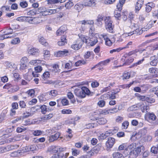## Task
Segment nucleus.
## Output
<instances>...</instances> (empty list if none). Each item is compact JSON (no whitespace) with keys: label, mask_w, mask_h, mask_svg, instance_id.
Segmentation results:
<instances>
[{"label":"nucleus","mask_w":158,"mask_h":158,"mask_svg":"<svg viewBox=\"0 0 158 158\" xmlns=\"http://www.w3.org/2000/svg\"><path fill=\"white\" fill-rule=\"evenodd\" d=\"M74 92L76 96L81 98H85L86 95H89L90 93L89 90L86 87L84 86L75 89Z\"/></svg>","instance_id":"nucleus-1"},{"label":"nucleus","mask_w":158,"mask_h":158,"mask_svg":"<svg viewBox=\"0 0 158 158\" xmlns=\"http://www.w3.org/2000/svg\"><path fill=\"white\" fill-rule=\"evenodd\" d=\"M95 28L93 25L90 27L89 30V37L90 39L97 40L98 39H102L108 40L107 36L106 35H99L97 33H95Z\"/></svg>","instance_id":"nucleus-2"},{"label":"nucleus","mask_w":158,"mask_h":158,"mask_svg":"<svg viewBox=\"0 0 158 158\" xmlns=\"http://www.w3.org/2000/svg\"><path fill=\"white\" fill-rule=\"evenodd\" d=\"M66 148H60L59 147L52 146L48 149V151L51 153H56L59 152H63L66 150Z\"/></svg>","instance_id":"nucleus-3"},{"label":"nucleus","mask_w":158,"mask_h":158,"mask_svg":"<svg viewBox=\"0 0 158 158\" xmlns=\"http://www.w3.org/2000/svg\"><path fill=\"white\" fill-rule=\"evenodd\" d=\"M147 116L148 118L147 121L152 124V125H156L157 124L156 122V116L153 113H148L147 114Z\"/></svg>","instance_id":"nucleus-4"},{"label":"nucleus","mask_w":158,"mask_h":158,"mask_svg":"<svg viewBox=\"0 0 158 158\" xmlns=\"http://www.w3.org/2000/svg\"><path fill=\"white\" fill-rule=\"evenodd\" d=\"M50 75L49 72L48 71H46L44 73L42 76V81L43 83L48 84L52 83V81L48 79L50 77Z\"/></svg>","instance_id":"nucleus-5"},{"label":"nucleus","mask_w":158,"mask_h":158,"mask_svg":"<svg viewBox=\"0 0 158 158\" xmlns=\"http://www.w3.org/2000/svg\"><path fill=\"white\" fill-rule=\"evenodd\" d=\"M144 148L143 146H140L137 147L135 148V150H134L132 152L131 155H132V158H135L136 157L140 154L141 151H144Z\"/></svg>","instance_id":"nucleus-6"},{"label":"nucleus","mask_w":158,"mask_h":158,"mask_svg":"<svg viewBox=\"0 0 158 158\" xmlns=\"http://www.w3.org/2000/svg\"><path fill=\"white\" fill-rule=\"evenodd\" d=\"M12 29L11 28L6 29L3 32L5 33L4 35L0 36V40H4L8 38H11L12 36L10 35L12 34Z\"/></svg>","instance_id":"nucleus-7"},{"label":"nucleus","mask_w":158,"mask_h":158,"mask_svg":"<svg viewBox=\"0 0 158 158\" xmlns=\"http://www.w3.org/2000/svg\"><path fill=\"white\" fill-rule=\"evenodd\" d=\"M109 132L108 131H106L104 133H102L98 136V138L99 140H103L105 139H107V141L106 142V145L107 147L108 148L109 146Z\"/></svg>","instance_id":"nucleus-8"},{"label":"nucleus","mask_w":158,"mask_h":158,"mask_svg":"<svg viewBox=\"0 0 158 158\" xmlns=\"http://www.w3.org/2000/svg\"><path fill=\"white\" fill-rule=\"evenodd\" d=\"M69 54V51L67 49H64L63 51L57 52L55 55L57 57L65 56Z\"/></svg>","instance_id":"nucleus-9"},{"label":"nucleus","mask_w":158,"mask_h":158,"mask_svg":"<svg viewBox=\"0 0 158 158\" xmlns=\"http://www.w3.org/2000/svg\"><path fill=\"white\" fill-rule=\"evenodd\" d=\"M38 20L39 19L37 18L26 16L25 21L31 24H37L39 23Z\"/></svg>","instance_id":"nucleus-10"},{"label":"nucleus","mask_w":158,"mask_h":158,"mask_svg":"<svg viewBox=\"0 0 158 158\" xmlns=\"http://www.w3.org/2000/svg\"><path fill=\"white\" fill-rule=\"evenodd\" d=\"M83 42L80 40L77 41L76 44L72 45L71 48L74 50H78L81 47Z\"/></svg>","instance_id":"nucleus-11"},{"label":"nucleus","mask_w":158,"mask_h":158,"mask_svg":"<svg viewBox=\"0 0 158 158\" xmlns=\"http://www.w3.org/2000/svg\"><path fill=\"white\" fill-rule=\"evenodd\" d=\"M28 52L29 54L35 56H38L40 52L38 49L34 48L29 49Z\"/></svg>","instance_id":"nucleus-12"},{"label":"nucleus","mask_w":158,"mask_h":158,"mask_svg":"<svg viewBox=\"0 0 158 158\" xmlns=\"http://www.w3.org/2000/svg\"><path fill=\"white\" fill-rule=\"evenodd\" d=\"M145 30H143V29H142V30H140L139 29H136L134 31H133L132 32H131L130 33H126L124 34L123 35L124 36L125 35L126 37H127V35L128 36H129L133 34H136L137 35H140L142 33V32L143 31H145Z\"/></svg>","instance_id":"nucleus-13"},{"label":"nucleus","mask_w":158,"mask_h":158,"mask_svg":"<svg viewBox=\"0 0 158 158\" xmlns=\"http://www.w3.org/2000/svg\"><path fill=\"white\" fill-rule=\"evenodd\" d=\"M67 30L66 26H62L56 31V34L57 35H60L63 34Z\"/></svg>","instance_id":"nucleus-14"},{"label":"nucleus","mask_w":158,"mask_h":158,"mask_svg":"<svg viewBox=\"0 0 158 158\" xmlns=\"http://www.w3.org/2000/svg\"><path fill=\"white\" fill-rule=\"evenodd\" d=\"M95 0H90L86 1L84 3V5L85 6H94L95 4Z\"/></svg>","instance_id":"nucleus-15"},{"label":"nucleus","mask_w":158,"mask_h":158,"mask_svg":"<svg viewBox=\"0 0 158 158\" xmlns=\"http://www.w3.org/2000/svg\"><path fill=\"white\" fill-rule=\"evenodd\" d=\"M12 146L10 145H8L5 147H2L0 148V153H3L8 152L12 149Z\"/></svg>","instance_id":"nucleus-16"},{"label":"nucleus","mask_w":158,"mask_h":158,"mask_svg":"<svg viewBox=\"0 0 158 158\" xmlns=\"http://www.w3.org/2000/svg\"><path fill=\"white\" fill-rule=\"evenodd\" d=\"M60 134L59 132L56 133L54 135H52L49 137V141L52 142L57 139L59 137Z\"/></svg>","instance_id":"nucleus-17"},{"label":"nucleus","mask_w":158,"mask_h":158,"mask_svg":"<svg viewBox=\"0 0 158 158\" xmlns=\"http://www.w3.org/2000/svg\"><path fill=\"white\" fill-rule=\"evenodd\" d=\"M96 113L98 114L106 115L109 113V111L108 109L102 110L99 109L96 110Z\"/></svg>","instance_id":"nucleus-18"},{"label":"nucleus","mask_w":158,"mask_h":158,"mask_svg":"<svg viewBox=\"0 0 158 158\" xmlns=\"http://www.w3.org/2000/svg\"><path fill=\"white\" fill-rule=\"evenodd\" d=\"M141 106V111L143 113H147L149 110V107L147 105H144V104L143 105H139Z\"/></svg>","instance_id":"nucleus-19"},{"label":"nucleus","mask_w":158,"mask_h":158,"mask_svg":"<svg viewBox=\"0 0 158 158\" xmlns=\"http://www.w3.org/2000/svg\"><path fill=\"white\" fill-rule=\"evenodd\" d=\"M150 60L151 61L150 62V64L151 65L155 66L156 65L158 60L156 59L155 56H151L150 57Z\"/></svg>","instance_id":"nucleus-20"},{"label":"nucleus","mask_w":158,"mask_h":158,"mask_svg":"<svg viewBox=\"0 0 158 158\" xmlns=\"http://www.w3.org/2000/svg\"><path fill=\"white\" fill-rule=\"evenodd\" d=\"M84 42H85L89 46H93L98 42V40H94L92 41V40H82Z\"/></svg>","instance_id":"nucleus-21"},{"label":"nucleus","mask_w":158,"mask_h":158,"mask_svg":"<svg viewBox=\"0 0 158 158\" xmlns=\"http://www.w3.org/2000/svg\"><path fill=\"white\" fill-rule=\"evenodd\" d=\"M142 5V2L140 1H139L136 2L135 9V12L136 13H138L139 11L141 8Z\"/></svg>","instance_id":"nucleus-22"},{"label":"nucleus","mask_w":158,"mask_h":158,"mask_svg":"<svg viewBox=\"0 0 158 158\" xmlns=\"http://www.w3.org/2000/svg\"><path fill=\"white\" fill-rule=\"evenodd\" d=\"M60 70L59 69V66L58 64H55L53 65L52 69V71L53 73H58L60 72Z\"/></svg>","instance_id":"nucleus-23"},{"label":"nucleus","mask_w":158,"mask_h":158,"mask_svg":"<svg viewBox=\"0 0 158 158\" xmlns=\"http://www.w3.org/2000/svg\"><path fill=\"white\" fill-rule=\"evenodd\" d=\"M140 106L139 105H134L129 107L127 109L128 111H133L135 110H137Z\"/></svg>","instance_id":"nucleus-24"},{"label":"nucleus","mask_w":158,"mask_h":158,"mask_svg":"<svg viewBox=\"0 0 158 158\" xmlns=\"http://www.w3.org/2000/svg\"><path fill=\"white\" fill-rule=\"evenodd\" d=\"M119 92V90L118 89H117L116 90H113L112 91L111 94L110 95H109V97H109V99H115L116 98L115 94Z\"/></svg>","instance_id":"nucleus-25"},{"label":"nucleus","mask_w":158,"mask_h":158,"mask_svg":"<svg viewBox=\"0 0 158 158\" xmlns=\"http://www.w3.org/2000/svg\"><path fill=\"white\" fill-rule=\"evenodd\" d=\"M52 98L56 97L58 94V92L56 90H52L48 93Z\"/></svg>","instance_id":"nucleus-26"},{"label":"nucleus","mask_w":158,"mask_h":158,"mask_svg":"<svg viewBox=\"0 0 158 158\" xmlns=\"http://www.w3.org/2000/svg\"><path fill=\"white\" fill-rule=\"evenodd\" d=\"M79 23L81 24H88L91 25L92 26L93 25L94 23V22L93 20L85 21V20H84L80 21Z\"/></svg>","instance_id":"nucleus-27"},{"label":"nucleus","mask_w":158,"mask_h":158,"mask_svg":"<svg viewBox=\"0 0 158 158\" xmlns=\"http://www.w3.org/2000/svg\"><path fill=\"white\" fill-rule=\"evenodd\" d=\"M128 150H127V148H126L123 151V153L124 154L125 156H129V157L132 158V155H131V153L132 151H129Z\"/></svg>","instance_id":"nucleus-28"},{"label":"nucleus","mask_w":158,"mask_h":158,"mask_svg":"<svg viewBox=\"0 0 158 158\" xmlns=\"http://www.w3.org/2000/svg\"><path fill=\"white\" fill-rule=\"evenodd\" d=\"M114 158H124L123 155L119 152H115L113 154Z\"/></svg>","instance_id":"nucleus-29"},{"label":"nucleus","mask_w":158,"mask_h":158,"mask_svg":"<svg viewBox=\"0 0 158 158\" xmlns=\"http://www.w3.org/2000/svg\"><path fill=\"white\" fill-rule=\"evenodd\" d=\"M103 20V17L100 16H98L96 19V24L98 26H100L102 25V21Z\"/></svg>","instance_id":"nucleus-30"},{"label":"nucleus","mask_w":158,"mask_h":158,"mask_svg":"<svg viewBox=\"0 0 158 158\" xmlns=\"http://www.w3.org/2000/svg\"><path fill=\"white\" fill-rule=\"evenodd\" d=\"M40 108L41 110V112L43 114H45L47 111H48L47 106L45 105L41 106Z\"/></svg>","instance_id":"nucleus-31"},{"label":"nucleus","mask_w":158,"mask_h":158,"mask_svg":"<svg viewBox=\"0 0 158 158\" xmlns=\"http://www.w3.org/2000/svg\"><path fill=\"white\" fill-rule=\"evenodd\" d=\"M19 89V87L18 85H16L14 86L12 85V88L10 89V90L11 93H14L18 91Z\"/></svg>","instance_id":"nucleus-32"},{"label":"nucleus","mask_w":158,"mask_h":158,"mask_svg":"<svg viewBox=\"0 0 158 158\" xmlns=\"http://www.w3.org/2000/svg\"><path fill=\"white\" fill-rule=\"evenodd\" d=\"M57 11L56 9H48L47 11L46 12L48 13L47 14L45 15H51L53 14H55L57 12Z\"/></svg>","instance_id":"nucleus-33"},{"label":"nucleus","mask_w":158,"mask_h":158,"mask_svg":"<svg viewBox=\"0 0 158 158\" xmlns=\"http://www.w3.org/2000/svg\"><path fill=\"white\" fill-rule=\"evenodd\" d=\"M112 23V21L109 20V32L111 33L114 32V25Z\"/></svg>","instance_id":"nucleus-34"},{"label":"nucleus","mask_w":158,"mask_h":158,"mask_svg":"<svg viewBox=\"0 0 158 158\" xmlns=\"http://www.w3.org/2000/svg\"><path fill=\"white\" fill-rule=\"evenodd\" d=\"M19 5L22 8H25L27 6L28 3L27 1L24 0H22L21 2H20Z\"/></svg>","instance_id":"nucleus-35"},{"label":"nucleus","mask_w":158,"mask_h":158,"mask_svg":"<svg viewBox=\"0 0 158 158\" xmlns=\"http://www.w3.org/2000/svg\"><path fill=\"white\" fill-rule=\"evenodd\" d=\"M121 10H115L114 11V16L116 18H118L121 17Z\"/></svg>","instance_id":"nucleus-36"},{"label":"nucleus","mask_w":158,"mask_h":158,"mask_svg":"<svg viewBox=\"0 0 158 158\" xmlns=\"http://www.w3.org/2000/svg\"><path fill=\"white\" fill-rule=\"evenodd\" d=\"M115 139L113 138H109V148L112 147L115 143Z\"/></svg>","instance_id":"nucleus-37"},{"label":"nucleus","mask_w":158,"mask_h":158,"mask_svg":"<svg viewBox=\"0 0 158 158\" xmlns=\"http://www.w3.org/2000/svg\"><path fill=\"white\" fill-rule=\"evenodd\" d=\"M86 62L84 60H79L76 62L75 63V65L78 66L82 64H85Z\"/></svg>","instance_id":"nucleus-38"},{"label":"nucleus","mask_w":158,"mask_h":158,"mask_svg":"<svg viewBox=\"0 0 158 158\" xmlns=\"http://www.w3.org/2000/svg\"><path fill=\"white\" fill-rule=\"evenodd\" d=\"M74 5L73 2L69 1L67 2L65 5V6L66 9H69L71 8Z\"/></svg>","instance_id":"nucleus-39"},{"label":"nucleus","mask_w":158,"mask_h":158,"mask_svg":"<svg viewBox=\"0 0 158 158\" xmlns=\"http://www.w3.org/2000/svg\"><path fill=\"white\" fill-rule=\"evenodd\" d=\"M109 63V59H107L106 60L99 62L98 64V66H102L103 65H106L107 64Z\"/></svg>","instance_id":"nucleus-40"},{"label":"nucleus","mask_w":158,"mask_h":158,"mask_svg":"<svg viewBox=\"0 0 158 158\" xmlns=\"http://www.w3.org/2000/svg\"><path fill=\"white\" fill-rule=\"evenodd\" d=\"M43 131L40 130H35L33 132V135L36 136H38L42 134Z\"/></svg>","instance_id":"nucleus-41"},{"label":"nucleus","mask_w":158,"mask_h":158,"mask_svg":"<svg viewBox=\"0 0 158 158\" xmlns=\"http://www.w3.org/2000/svg\"><path fill=\"white\" fill-rule=\"evenodd\" d=\"M53 116V114L52 113H50L49 114L44 115L43 117V118L44 120H48L50 119Z\"/></svg>","instance_id":"nucleus-42"},{"label":"nucleus","mask_w":158,"mask_h":158,"mask_svg":"<svg viewBox=\"0 0 158 158\" xmlns=\"http://www.w3.org/2000/svg\"><path fill=\"white\" fill-rule=\"evenodd\" d=\"M135 95L137 97L139 98V99L140 100H141L142 101H146L148 97L143 96H141L138 94H135Z\"/></svg>","instance_id":"nucleus-43"},{"label":"nucleus","mask_w":158,"mask_h":158,"mask_svg":"<svg viewBox=\"0 0 158 158\" xmlns=\"http://www.w3.org/2000/svg\"><path fill=\"white\" fill-rule=\"evenodd\" d=\"M126 148V144L125 143H122L119 146L118 150L119 151L124 150Z\"/></svg>","instance_id":"nucleus-44"},{"label":"nucleus","mask_w":158,"mask_h":158,"mask_svg":"<svg viewBox=\"0 0 158 158\" xmlns=\"http://www.w3.org/2000/svg\"><path fill=\"white\" fill-rule=\"evenodd\" d=\"M141 91H145L149 88V85H140Z\"/></svg>","instance_id":"nucleus-45"},{"label":"nucleus","mask_w":158,"mask_h":158,"mask_svg":"<svg viewBox=\"0 0 158 158\" xmlns=\"http://www.w3.org/2000/svg\"><path fill=\"white\" fill-rule=\"evenodd\" d=\"M130 77V73L129 72L124 73L123 75V79L126 80Z\"/></svg>","instance_id":"nucleus-46"},{"label":"nucleus","mask_w":158,"mask_h":158,"mask_svg":"<svg viewBox=\"0 0 158 158\" xmlns=\"http://www.w3.org/2000/svg\"><path fill=\"white\" fill-rule=\"evenodd\" d=\"M129 124V122L127 121L123 122L122 124V128L125 129H127L128 126Z\"/></svg>","instance_id":"nucleus-47"},{"label":"nucleus","mask_w":158,"mask_h":158,"mask_svg":"<svg viewBox=\"0 0 158 158\" xmlns=\"http://www.w3.org/2000/svg\"><path fill=\"white\" fill-rule=\"evenodd\" d=\"M5 64L7 67L10 68H14L15 67L14 63L12 62H6Z\"/></svg>","instance_id":"nucleus-48"},{"label":"nucleus","mask_w":158,"mask_h":158,"mask_svg":"<svg viewBox=\"0 0 158 158\" xmlns=\"http://www.w3.org/2000/svg\"><path fill=\"white\" fill-rule=\"evenodd\" d=\"M27 93L28 94V96L32 97L34 95L35 91L33 89L29 90L27 91Z\"/></svg>","instance_id":"nucleus-49"},{"label":"nucleus","mask_w":158,"mask_h":158,"mask_svg":"<svg viewBox=\"0 0 158 158\" xmlns=\"http://www.w3.org/2000/svg\"><path fill=\"white\" fill-rule=\"evenodd\" d=\"M98 121V123L100 124H104L107 121L106 119L104 118H100Z\"/></svg>","instance_id":"nucleus-50"},{"label":"nucleus","mask_w":158,"mask_h":158,"mask_svg":"<svg viewBox=\"0 0 158 158\" xmlns=\"http://www.w3.org/2000/svg\"><path fill=\"white\" fill-rule=\"evenodd\" d=\"M125 48H117L116 49H114L112 50H111L110 51V53L112 54L114 52H118L121 50L124 49Z\"/></svg>","instance_id":"nucleus-51"},{"label":"nucleus","mask_w":158,"mask_h":158,"mask_svg":"<svg viewBox=\"0 0 158 158\" xmlns=\"http://www.w3.org/2000/svg\"><path fill=\"white\" fill-rule=\"evenodd\" d=\"M135 147V144L132 143L127 147V150H129V151H133L134 150H133L134 149Z\"/></svg>","instance_id":"nucleus-52"},{"label":"nucleus","mask_w":158,"mask_h":158,"mask_svg":"<svg viewBox=\"0 0 158 158\" xmlns=\"http://www.w3.org/2000/svg\"><path fill=\"white\" fill-rule=\"evenodd\" d=\"M66 40H61L58 42L57 44L59 46H63L65 44H67V41Z\"/></svg>","instance_id":"nucleus-53"},{"label":"nucleus","mask_w":158,"mask_h":158,"mask_svg":"<svg viewBox=\"0 0 158 158\" xmlns=\"http://www.w3.org/2000/svg\"><path fill=\"white\" fill-rule=\"evenodd\" d=\"M72 155L74 156H77L79 155L80 153V152L79 150L74 149H72Z\"/></svg>","instance_id":"nucleus-54"},{"label":"nucleus","mask_w":158,"mask_h":158,"mask_svg":"<svg viewBox=\"0 0 158 158\" xmlns=\"http://www.w3.org/2000/svg\"><path fill=\"white\" fill-rule=\"evenodd\" d=\"M61 112L63 114H70L72 113V111L69 109H63Z\"/></svg>","instance_id":"nucleus-55"},{"label":"nucleus","mask_w":158,"mask_h":158,"mask_svg":"<svg viewBox=\"0 0 158 158\" xmlns=\"http://www.w3.org/2000/svg\"><path fill=\"white\" fill-rule=\"evenodd\" d=\"M61 102L64 106H66L68 105L69 101L66 98H63L62 99Z\"/></svg>","instance_id":"nucleus-56"},{"label":"nucleus","mask_w":158,"mask_h":158,"mask_svg":"<svg viewBox=\"0 0 158 158\" xmlns=\"http://www.w3.org/2000/svg\"><path fill=\"white\" fill-rule=\"evenodd\" d=\"M151 151L152 153L154 154H157L158 152V147H152L151 148Z\"/></svg>","instance_id":"nucleus-57"},{"label":"nucleus","mask_w":158,"mask_h":158,"mask_svg":"<svg viewBox=\"0 0 158 158\" xmlns=\"http://www.w3.org/2000/svg\"><path fill=\"white\" fill-rule=\"evenodd\" d=\"M101 147L99 145H96L94 148L93 150L96 153H98L100 150Z\"/></svg>","instance_id":"nucleus-58"},{"label":"nucleus","mask_w":158,"mask_h":158,"mask_svg":"<svg viewBox=\"0 0 158 158\" xmlns=\"http://www.w3.org/2000/svg\"><path fill=\"white\" fill-rule=\"evenodd\" d=\"M35 70L36 73L41 72L42 70V68L40 66H38L35 68Z\"/></svg>","instance_id":"nucleus-59"},{"label":"nucleus","mask_w":158,"mask_h":158,"mask_svg":"<svg viewBox=\"0 0 158 158\" xmlns=\"http://www.w3.org/2000/svg\"><path fill=\"white\" fill-rule=\"evenodd\" d=\"M12 87V85L10 83L6 84L3 86V88L8 89Z\"/></svg>","instance_id":"nucleus-60"},{"label":"nucleus","mask_w":158,"mask_h":158,"mask_svg":"<svg viewBox=\"0 0 158 158\" xmlns=\"http://www.w3.org/2000/svg\"><path fill=\"white\" fill-rule=\"evenodd\" d=\"M117 128H114L109 130V135L111 134H113L114 133H116L117 131Z\"/></svg>","instance_id":"nucleus-61"},{"label":"nucleus","mask_w":158,"mask_h":158,"mask_svg":"<svg viewBox=\"0 0 158 158\" xmlns=\"http://www.w3.org/2000/svg\"><path fill=\"white\" fill-rule=\"evenodd\" d=\"M23 118H27L32 115L29 112H26L23 113Z\"/></svg>","instance_id":"nucleus-62"},{"label":"nucleus","mask_w":158,"mask_h":158,"mask_svg":"<svg viewBox=\"0 0 158 158\" xmlns=\"http://www.w3.org/2000/svg\"><path fill=\"white\" fill-rule=\"evenodd\" d=\"M2 10L3 11H10V9L9 7L8 6H2Z\"/></svg>","instance_id":"nucleus-63"},{"label":"nucleus","mask_w":158,"mask_h":158,"mask_svg":"<svg viewBox=\"0 0 158 158\" xmlns=\"http://www.w3.org/2000/svg\"><path fill=\"white\" fill-rule=\"evenodd\" d=\"M58 155L59 156V158H66L68 155V153H65L64 154L60 153Z\"/></svg>","instance_id":"nucleus-64"}]
</instances>
